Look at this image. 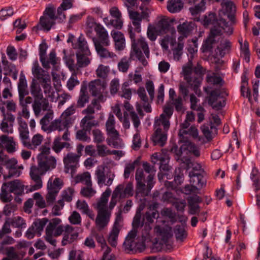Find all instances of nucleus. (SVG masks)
<instances>
[{"instance_id": "nucleus-27", "label": "nucleus", "mask_w": 260, "mask_h": 260, "mask_svg": "<svg viewBox=\"0 0 260 260\" xmlns=\"http://www.w3.org/2000/svg\"><path fill=\"white\" fill-rule=\"evenodd\" d=\"M94 31L96 32L98 37V38H96L98 41L104 45L109 46L110 42L108 34L105 28L100 24L94 28Z\"/></svg>"}, {"instance_id": "nucleus-53", "label": "nucleus", "mask_w": 260, "mask_h": 260, "mask_svg": "<svg viewBox=\"0 0 260 260\" xmlns=\"http://www.w3.org/2000/svg\"><path fill=\"white\" fill-rule=\"evenodd\" d=\"M32 73L38 80H40V78H43V76L45 75V71L39 66L37 61L34 63Z\"/></svg>"}, {"instance_id": "nucleus-38", "label": "nucleus", "mask_w": 260, "mask_h": 260, "mask_svg": "<svg viewBox=\"0 0 260 260\" xmlns=\"http://www.w3.org/2000/svg\"><path fill=\"white\" fill-rule=\"evenodd\" d=\"M122 187H123L122 185H118V186H116V187L115 188L113 192L111 201L109 203V207H107L108 210L110 211L111 212L112 209L114 208V207L117 204V198L118 197H119V195L120 191L122 189Z\"/></svg>"}, {"instance_id": "nucleus-14", "label": "nucleus", "mask_w": 260, "mask_h": 260, "mask_svg": "<svg viewBox=\"0 0 260 260\" xmlns=\"http://www.w3.org/2000/svg\"><path fill=\"white\" fill-rule=\"evenodd\" d=\"M80 155H77L73 153H68L63 158L64 165V172L69 173L70 172L72 176L75 173L76 168L78 167L79 158Z\"/></svg>"}, {"instance_id": "nucleus-9", "label": "nucleus", "mask_w": 260, "mask_h": 260, "mask_svg": "<svg viewBox=\"0 0 260 260\" xmlns=\"http://www.w3.org/2000/svg\"><path fill=\"white\" fill-rule=\"evenodd\" d=\"M0 165H3L8 170V174H4V178L9 179L13 176H19L20 172L18 170L17 160L14 158H8L5 154L0 155Z\"/></svg>"}, {"instance_id": "nucleus-17", "label": "nucleus", "mask_w": 260, "mask_h": 260, "mask_svg": "<svg viewBox=\"0 0 260 260\" xmlns=\"http://www.w3.org/2000/svg\"><path fill=\"white\" fill-rule=\"evenodd\" d=\"M189 177L190 183L197 186L198 188V190L201 189L206 185V179L205 178L203 174L190 171L189 173Z\"/></svg>"}, {"instance_id": "nucleus-18", "label": "nucleus", "mask_w": 260, "mask_h": 260, "mask_svg": "<svg viewBox=\"0 0 260 260\" xmlns=\"http://www.w3.org/2000/svg\"><path fill=\"white\" fill-rule=\"evenodd\" d=\"M32 102V108L36 116L40 114L42 110L44 111L48 110L49 104L46 98L43 97V99L34 98Z\"/></svg>"}, {"instance_id": "nucleus-63", "label": "nucleus", "mask_w": 260, "mask_h": 260, "mask_svg": "<svg viewBox=\"0 0 260 260\" xmlns=\"http://www.w3.org/2000/svg\"><path fill=\"white\" fill-rule=\"evenodd\" d=\"M156 27L152 25L149 24L147 28V35L150 40L154 41L156 39Z\"/></svg>"}, {"instance_id": "nucleus-35", "label": "nucleus", "mask_w": 260, "mask_h": 260, "mask_svg": "<svg viewBox=\"0 0 260 260\" xmlns=\"http://www.w3.org/2000/svg\"><path fill=\"white\" fill-rule=\"evenodd\" d=\"M47 113L40 120V124L42 126V129L44 131L51 132L50 125H48L49 122L53 118V112L52 110L48 109Z\"/></svg>"}, {"instance_id": "nucleus-56", "label": "nucleus", "mask_w": 260, "mask_h": 260, "mask_svg": "<svg viewBox=\"0 0 260 260\" xmlns=\"http://www.w3.org/2000/svg\"><path fill=\"white\" fill-rule=\"evenodd\" d=\"M15 146L16 143L13 137H9L6 135L0 137V146Z\"/></svg>"}, {"instance_id": "nucleus-23", "label": "nucleus", "mask_w": 260, "mask_h": 260, "mask_svg": "<svg viewBox=\"0 0 260 260\" xmlns=\"http://www.w3.org/2000/svg\"><path fill=\"white\" fill-rule=\"evenodd\" d=\"M184 180V174L181 168H178L175 169L174 172V181H167L165 183L166 186L172 189L175 188L178 185H180Z\"/></svg>"}, {"instance_id": "nucleus-42", "label": "nucleus", "mask_w": 260, "mask_h": 260, "mask_svg": "<svg viewBox=\"0 0 260 260\" xmlns=\"http://www.w3.org/2000/svg\"><path fill=\"white\" fill-rule=\"evenodd\" d=\"M75 181L76 183L83 182L86 185L92 186L90 174L88 172L76 176Z\"/></svg>"}, {"instance_id": "nucleus-4", "label": "nucleus", "mask_w": 260, "mask_h": 260, "mask_svg": "<svg viewBox=\"0 0 260 260\" xmlns=\"http://www.w3.org/2000/svg\"><path fill=\"white\" fill-rule=\"evenodd\" d=\"M111 193L110 189L107 188L96 203V209L98 214L95 222L96 226L100 229H104L108 225L111 215L110 211L107 209L108 199Z\"/></svg>"}, {"instance_id": "nucleus-37", "label": "nucleus", "mask_w": 260, "mask_h": 260, "mask_svg": "<svg viewBox=\"0 0 260 260\" xmlns=\"http://www.w3.org/2000/svg\"><path fill=\"white\" fill-rule=\"evenodd\" d=\"M94 117L92 115H87L85 116L81 120L80 123L81 126L82 127L83 129H85V131H90L93 126L98 125V123L95 121H90Z\"/></svg>"}, {"instance_id": "nucleus-8", "label": "nucleus", "mask_w": 260, "mask_h": 260, "mask_svg": "<svg viewBox=\"0 0 260 260\" xmlns=\"http://www.w3.org/2000/svg\"><path fill=\"white\" fill-rule=\"evenodd\" d=\"M24 185H23L19 180L5 182L3 184L1 188L0 198L5 203L11 201L9 197V193H14L17 195H21L24 192Z\"/></svg>"}, {"instance_id": "nucleus-22", "label": "nucleus", "mask_w": 260, "mask_h": 260, "mask_svg": "<svg viewBox=\"0 0 260 260\" xmlns=\"http://www.w3.org/2000/svg\"><path fill=\"white\" fill-rule=\"evenodd\" d=\"M111 36L115 43L116 50L118 51L123 50L125 47V40L124 35L120 31H112Z\"/></svg>"}, {"instance_id": "nucleus-20", "label": "nucleus", "mask_w": 260, "mask_h": 260, "mask_svg": "<svg viewBox=\"0 0 260 260\" xmlns=\"http://www.w3.org/2000/svg\"><path fill=\"white\" fill-rule=\"evenodd\" d=\"M189 208V213L191 215L199 214L200 207L199 204L202 202L201 198L198 195H193L187 199Z\"/></svg>"}, {"instance_id": "nucleus-49", "label": "nucleus", "mask_w": 260, "mask_h": 260, "mask_svg": "<svg viewBox=\"0 0 260 260\" xmlns=\"http://www.w3.org/2000/svg\"><path fill=\"white\" fill-rule=\"evenodd\" d=\"M174 234L177 240L183 241L187 234L184 228L181 225H177L174 228Z\"/></svg>"}, {"instance_id": "nucleus-2", "label": "nucleus", "mask_w": 260, "mask_h": 260, "mask_svg": "<svg viewBox=\"0 0 260 260\" xmlns=\"http://www.w3.org/2000/svg\"><path fill=\"white\" fill-rule=\"evenodd\" d=\"M170 151L174 152L177 156V159H180L183 163L185 164V169L188 170L192 168L194 172L205 173L204 170L200 164L194 163L191 161L188 157L191 155L199 157L200 155V151L199 147H171Z\"/></svg>"}, {"instance_id": "nucleus-33", "label": "nucleus", "mask_w": 260, "mask_h": 260, "mask_svg": "<svg viewBox=\"0 0 260 260\" xmlns=\"http://www.w3.org/2000/svg\"><path fill=\"white\" fill-rule=\"evenodd\" d=\"M182 0H169L167 2V10L172 13L180 12L183 7Z\"/></svg>"}, {"instance_id": "nucleus-19", "label": "nucleus", "mask_w": 260, "mask_h": 260, "mask_svg": "<svg viewBox=\"0 0 260 260\" xmlns=\"http://www.w3.org/2000/svg\"><path fill=\"white\" fill-rule=\"evenodd\" d=\"M78 237V233L75 231L74 228L70 225H66L65 231L63 233V237L62 240V245H66L72 243L76 240Z\"/></svg>"}, {"instance_id": "nucleus-7", "label": "nucleus", "mask_w": 260, "mask_h": 260, "mask_svg": "<svg viewBox=\"0 0 260 260\" xmlns=\"http://www.w3.org/2000/svg\"><path fill=\"white\" fill-rule=\"evenodd\" d=\"M115 121L113 114L110 113L106 122V131L108 137L106 139L109 146H122L123 145L122 140L119 132L115 129Z\"/></svg>"}, {"instance_id": "nucleus-41", "label": "nucleus", "mask_w": 260, "mask_h": 260, "mask_svg": "<svg viewBox=\"0 0 260 260\" xmlns=\"http://www.w3.org/2000/svg\"><path fill=\"white\" fill-rule=\"evenodd\" d=\"M159 217V213L158 211L148 210L143 215L142 222L146 223H152L154 220L157 219Z\"/></svg>"}, {"instance_id": "nucleus-61", "label": "nucleus", "mask_w": 260, "mask_h": 260, "mask_svg": "<svg viewBox=\"0 0 260 260\" xmlns=\"http://www.w3.org/2000/svg\"><path fill=\"white\" fill-rule=\"evenodd\" d=\"M221 5L228 13L236 12V6L233 2L226 0L223 2Z\"/></svg>"}, {"instance_id": "nucleus-28", "label": "nucleus", "mask_w": 260, "mask_h": 260, "mask_svg": "<svg viewBox=\"0 0 260 260\" xmlns=\"http://www.w3.org/2000/svg\"><path fill=\"white\" fill-rule=\"evenodd\" d=\"M232 43L228 39H224L220 41L219 45H217L216 51L217 50L218 56L223 57L226 54H229L232 48Z\"/></svg>"}, {"instance_id": "nucleus-29", "label": "nucleus", "mask_w": 260, "mask_h": 260, "mask_svg": "<svg viewBox=\"0 0 260 260\" xmlns=\"http://www.w3.org/2000/svg\"><path fill=\"white\" fill-rule=\"evenodd\" d=\"M75 49H77V54L85 53V55H91V52L87 46V42L82 36H80L78 39L77 43L73 44Z\"/></svg>"}, {"instance_id": "nucleus-60", "label": "nucleus", "mask_w": 260, "mask_h": 260, "mask_svg": "<svg viewBox=\"0 0 260 260\" xmlns=\"http://www.w3.org/2000/svg\"><path fill=\"white\" fill-rule=\"evenodd\" d=\"M33 198L36 200V206L40 208H44L46 206V203L43 198L39 192H36L33 195Z\"/></svg>"}, {"instance_id": "nucleus-21", "label": "nucleus", "mask_w": 260, "mask_h": 260, "mask_svg": "<svg viewBox=\"0 0 260 260\" xmlns=\"http://www.w3.org/2000/svg\"><path fill=\"white\" fill-rule=\"evenodd\" d=\"M196 24L192 21H186L177 26V31L183 39L189 36L193 30Z\"/></svg>"}, {"instance_id": "nucleus-57", "label": "nucleus", "mask_w": 260, "mask_h": 260, "mask_svg": "<svg viewBox=\"0 0 260 260\" xmlns=\"http://www.w3.org/2000/svg\"><path fill=\"white\" fill-rule=\"evenodd\" d=\"M189 134V129L188 131L186 130H179L178 133V136L179 137V141L181 142L185 143L184 144H183L181 146H194V145L188 141L187 138L184 137V135Z\"/></svg>"}, {"instance_id": "nucleus-3", "label": "nucleus", "mask_w": 260, "mask_h": 260, "mask_svg": "<svg viewBox=\"0 0 260 260\" xmlns=\"http://www.w3.org/2000/svg\"><path fill=\"white\" fill-rule=\"evenodd\" d=\"M128 33L132 41V51L131 53V57L135 55L138 59L142 62L144 66L148 63L145 58L141 49H142L147 58L149 57V49L147 43L145 41V38L141 37L137 40L135 39V31L134 28L131 25L128 26Z\"/></svg>"}, {"instance_id": "nucleus-44", "label": "nucleus", "mask_w": 260, "mask_h": 260, "mask_svg": "<svg viewBox=\"0 0 260 260\" xmlns=\"http://www.w3.org/2000/svg\"><path fill=\"white\" fill-rule=\"evenodd\" d=\"M50 128H51V132L56 130L62 131L64 129H68L67 126L64 125L63 119L61 118L52 121L50 124Z\"/></svg>"}, {"instance_id": "nucleus-62", "label": "nucleus", "mask_w": 260, "mask_h": 260, "mask_svg": "<svg viewBox=\"0 0 260 260\" xmlns=\"http://www.w3.org/2000/svg\"><path fill=\"white\" fill-rule=\"evenodd\" d=\"M68 260H84L83 253L80 251L72 250L69 252Z\"/></svg>"}, {"instance_id": "nucleus-5", "label": "nucleus", "mask_w": 260, "mask_h": 260, "mask_svg": "<svg viewBox=\"0 0 260 260\" xmlns=\"http://www.w3.org/2000/svg\"><path fill=\"white\" fill-rule=\"evenodd\" d=\"M222 34L221 28L220 27H212L207 37L203 40L201 51L204 54H208L214 58L218 57V52L216 47L219 42L217 38Z\"/></svg>"}, {"instance_id": "nucleus-25", "label": "nucleus", "mask_w": 260, "mask_h": 260, "mask_svg": "<svg viewBox=\"0 0 260 260\" xmlns=\"http://www.w3.org/2000/svg\"><path fill=\"white\" fill-rule=\"evenodd\" d=\"M89 96L87 92V87L85 83H83L81 87L80 94L78 97L76 107L81 108L84 107L86 104L89 102Z\"/></svg>"}, {"instance_id": "nucleus-59", "label": "nucleus", "mask_w": 260, "mask_h": 260, "mask_svg": "<svg viewBox=\"0 0 260 260\" xmlns=\"http://www.w3.org/2000/svg\"><path fill=\"white\" fill-rule=\"evenodd\" d=\"M93 141L97 144H100L105 140V137L103 133L99 129H93L92 132Z\"/></svg>"}, {"instance_id": "nucleus-6", "label": "nucleus", "mask_w": 260, "mask_h": 260, "mask_svg": "<svg viewBox=\"0 0 260 260\" xmlns=\"http://www.w3.org/2000/svg\"><path fill=\"white\" fill-rule=\"evenodd\" d=\"M18 90L19 94V105L22 108V116L28 119L29 117V112L28 110V104L32 102V98L27 96L29 91L28 89L27 81L23 73H21L18 83Z\"/></svg>"}, {"instance_id": "nucleus-16", "label": "nucleus", "mask_w": 260, "mask_h": 260, "mask_svg": "<svg viewBox=\"0 0 260 260\" xmlns=\"http://www.w3.org/2000/svg\"><path fill=\"white\" fill-rule=\"evenodd\" d=\"M186 2L193 6L189 8V12L192 16H197L206 9V0H186Z\"/></svg>"}, {"instance_id": "nucleus-64", "label": "nucleus", "mask_w": 260, "mask_h": 260, "mask_svg": "<svg viewBox=\"0 0 260 260\" xmlns=\"http://www.w3.org/2000/svg\"><path fill=\"white\" fill-rule=\"evenodd\" d=\"M171 101L172 104L175 107V110L177 112H181L183 111V99L181 96H179L177 98H176Z\"/></svg>"}, {"instance_id": "nucleus-32", "label": "nucleus", "mask_w": 260, "mask_h": 260, "mask_svg": "<svg viewBox=\"0 0 260 260\" xmlns=\"http://www.w3.org/2000/svg\"><path fill=\"white\" fill-rule=\"evenodd\" d=\"M202 132L205 137L207 142L211 141L213 138L217 134V127L212 124L203 125L201 127Z\"/></svg>"}, {"instance_id": "nucleus-15", "label": "nucleus", "mask_w": 260, "mask_h": 260, "mask_svg": "<svg viewBox=\"0 0 260 260\" xmlns=\"http://www.w3.org/2000/svg\"><path fill=\"white\" fill-rule=\"evenodd\" d=\"M220 96V91L219 89H215L212 90L209 93L208 103V104L212 106V108L217 110L221 109L225 105V100L218 102L216 104L215 102L217 101L218 99Z\"/></svg>"}, {"instance_id": "nucleus-48", "label": "nucleus", "mask_w": 260, "mask_h": 260, "mask_svg": "<svg viewBox=\"0 0 260 260\" xmlns=\"http://www.w3.org/2000/svg\"><path fill=\"white\" fill-rule=\"evenodd\" d=\"M155 232L159 234L162 237V240L164 242H167L169 238L172 236L170 231L162 228L159 225H156L154 228Z\"/></svg>"}, {"instance_id": "nucleus-36", "label": "nucleus", "mask_w": 260, "mask_h": 260, "mask_svg": "<svg viewBox=\"0 0 260 260\" xmlns=\"http://www.w3.org/2000/svg\"><path fill=\"white\" fill-rule=\"evenodd\" d=\"M62 186L63 182L59 178H55L53 180L52 177L50 178L47 184L48 190H53L54 191H56L58 193Z\"/></svg>"}, {"instance_id": "nucleus-50", "label": "nucleus", "mask_w": 260, "mask_h": 260, "mask_svg": "<svg viewBox=\"0 0 260 260\" xmlns=\"http://www.w3.org/2000/svg\"><path fill=\"white\" fill-rule=\"evenodd\" d=\"M48 222V219L46 218H44L34 221L32 226L35 229L36 231H37V234L40 236L41 235V232L43 230L44 226Z\"/></svg>"}, {"instance_id": "nucleus-43", "label": "nucleus", "mask_w": 260, "mask_h": 260, "mask_svg": "<svg viewBox=\"0 0 260 260\" xmlns=\"http://www.w3.org/2000/svg\"><path fill=\"white\" fill-rule=\"evenodd\" d=\"M55 19H52L46 15H43L40 18V24L44 30L48 31L55 24Z\"/></svg>"}, {"instance_id": "nucleus-52", "label": "nucleus", "mask_w": 260, "mask_h": 260, "mask_svg": "<svg viewBox=\"0 0 260 260\" xmlns=\"http://www.w3.org/2000/svg\"><path fill=\"white\" fill-rule=\"evenodd\" d=\"M100 80L91 81L89 83V91L93 96H98L100 94Z\"/></svg>"}, {"instance_id": "nucleus-40", "label": "nucleus", "mask_w": 260, "mask_h": 260, "mask_svg": "<svg viewBox=\"0 0 260 260\" xmlns=\"http://www.w3.org/2000/svg\"><path fill=\"white\" fill-rule=\"evenodd\" d=\"M90 55L85 53L77 54V66L79 68L87 67L90 63V59L88 57Z\"/></svg>"}, {"instance_id": "nucleus-12", "label": "nucleus", "mask_w": 260, "mask_h": 260, "mask_svg": "<svg viewBox=\"0 0 260 260\" xmlns=\"http://www.w3.org/2000/svg\"><path fill=\"white\" fill-rule=\"evenodd\" d=\"M95 175L97 183L100 187L111 185L115 178V174L110 171L105 173L104 167H98L95 171Z\"/></svg>"}, {"instance_id": "nucleus-13", "label": "nucleus", "mask_w": 260, "mask_h": 260, "mask_svg": "<svg viewBox=\"0 0 260 260\" xmlns=\"http://www.w3.org/2000/svg\"><path fill=\"white\" fill-rule=\"evenodd\" d=\"M182 72L184 80L193 87V90L197 93L198 88L200 87L202 79L199 75L193 74L191 67L189 66L183 67Z\"/></svg>"}, {"instance_id": "nucleus-45", "label": "nucleus", "mask_w": 260, "mask_h": 260, "mask_svg": "<svg viewBox=\"0 0 260 260\" xmlns=\"http://www.w3.org/2000/svg\"><path fill=\"white\" fill-rule=\"evenodd\" d=\"M9 220L11 223V226L13 228L23 229L26 227L25 220L20 216L14 217H8Z\"/></svg>"}, {"instance_id": "nucleus-31", "label": "nucleus", "mask_w": 260, "mask_h": 260, "mask_svg": "<svg viewBox=\"0 0 260 260\" xmlns=\"http://www.w3.org/2000/svg\"><path fill=\"white\" fill-rule=\"evenodd\" d=\"M173 20L167 17H164L157 24V31L160 34H166L171 29Z\"/></svg>"}, {"instance_id": "nucleus-10", "label": "nucleus", "mask_w": 260, "mask_h": 260, "mask_svg": "<svg viewBox=\"0 0 260 260\" xmlns=\"http://www.w3.org/2000/svg\"><path fill=\"white\" fill-rule=\"evenodd\" d=\"M140 9L142 10L141 13L132 10L128 11L129 18L134 26L135 31L137 33H140L141 31V23L142 20H146L147 21H149V15L147 11L143 10L141 6Z\"/></svg>"}, {"instance_id": "nucleus-51", "label": "nucleus", "mask_w": 260, "mask_h": 260, "mask_svg": "<svg viewBox=\"0 0 260 260\" xmlns=\"http://www.w3.org/2000/svg\"><path fill=\"white\" fill-rule=\"evenodd\" d=\"M47 45L46 43H42L39 46V55L40 61L42 62L43 67H48V62L46 61V53L47 49Z\"/></svg>"}, {"instance_id": "nucleus-30", "label": "nucleus", "mask_w": 260, "mask_h": 260, "mask_svg": "<svg viewBox=\"0 0 260 260\" xmlns=\"http://www.w3.org/2000/svg\"><path fill=\"white\" fill-rule=\"evenodd\" d=\"M96 51L98 54L102 58L111 57L112 54L105 47L107 46L104 45L103 43L99 42L95 38L92 39Z\"/></svg>"}, {"instance_id": "nucleus-47", "label": "nucleus", "mask_w": 260, "mask_h": 260, "mask_svg": "<svg viewBox=\"0 0 260 260\" xmlns=\"http://www.w3.org/2000/svg\"><path fill=\"white\" fill-rule=\"evenodd\" d=\"M136 245V241L135 240H131L129 239H125L123 246L124 250L126 253L130 254L136 253V248L135 246Z\"/></svg>"}, {"instance_id": "nucleus-24", "label": "nucleus", "mask_w": 260, "mask_h": 260, "mask_svg": "<svg viewBox=\"0 0 260 260\" xmlns=\"http://www.w3.org/2000/svg\"><path fill=\"white\" fill-rule=\"evenodd\" d=\"M153 144L154 146H164L167 140V135L162 132L160 128H157L151 138Z\"/></svg>"}, {"instance_id": "nucleus-34", "label": "nucleus", "mask_w": 260, "mask_h": 260, "mask_svg": "<svg viewBox=\"0 0 260 260\" xmlns=\"http://www.w3.org/2000/svg\"><path fill=\"white\" fill-rule=\"evenodd\" d=\"M30 92L34 98L43 99L42 90L36 79L33 78L30 84Z\"/></svg>"}, {"instance_id": "nucleus-55", "label": "nucleus", "mask_w": 260, "mask_h": 260, "mask_svg": "<svg viewBox=\"0 0 260 260\" xmlns=\"http://www.w3.org/2000/svg\"><path fill=\"white\" fill-rule=\"evenodd\" d=\"M139 163V160L136 159L132 163L126 165L123 174L124 177L125 179H127L129 177L131 173L134 171L136 166L138 165Z\"/></svg>"}, {"instance_id": "nucleus-1", "label": "nucleus", "mask_w": 260, "mask_h": 260, "mask_svg": "<svg viewBox=\"0 0 260 260\" xmlns=\"http://www.w3.org/2000/svg\"><path fill=\"white\" fill-rule=\"evenodd\" d=\"M39 151L40 153L37 156L38 165H32L30 168V178L35 183L30 186V191L40 189L42 187L41 176L55 168L56 166L55 158L50 155V147H39Z\"/></svg>"}, {"instance_id": "nucleus-39", "label": "nucleus", "mask_w": 260, "mask_h": 260, "mask_svg": "<svg viewBox=\"0 0 260 260\" xmlns=\"http://www.w3.org/2000/svg\"><path fill=\"white\" fill-rule=\"evenodd\" d=\"M122 186V189L120 191L119 198L123 199L128 198L133 196V185L132 182H128L126 187L124 188V185L120 184Z\"/></svg>"}, {"instance_id": "nucleus-54", "label": "nucleus", "mask_w": 260, "mask_h": 260, "mask_svg": "<svg viewBox=\"0 0 260 260\" xmlns=\"http://www.w3.org/2000/svg\"><path fill=\"white\" fill-rule=\"evenodd\" d=\"M131 60L126 57H123L118 63V69L120 72L126 73L130 66Z\"/></svg>"}, {"instance_id": "nucleus-11", "label": "nucleus", "mask_w": 260, "mask_h": 260, "mask_svg": "<svg viewBox=\"0 0 260 260\" xmlns=\"http://www.w3.org/2000/svg\"><path fill=\"white\" fill-rule=\"evenodd\" d=\"M201 23L205 28H208L210 26H212V27H220L222 31L224 29L223 27L227 24L224 19H218L216 14L212 12H208L203 16Z\"/></svg>"}, {"instance_id": "nucleus-26", "label": "nucleus", "mask_w": 260, "mask_h": 260, "mask_svg": "<svg viewBox=\"0 0 260 260\" xmlns=\"http://www.w3.org/2000/svg\"><path fill=\"white\" fill-rule=\"evenodd\" d=\"M86 155L93 157H104L109 155L110 150H107V147H85Z\"/></svg>"}, {"instance_id": "nucleus-58", "label": "nucleus", "mask_w": 260, "mask_h": 260, "mask_svg": "<svg viewBox=\"0 0 260 260\" xmlns=\"http://www.w3.org/2000/svg\"><path fill=\"white\" fill-rule=\"evenodd\" d=\"M74 191H75L74 188L71 187H69L67 189L64 190L61 194V197L63 199V200L67 202H71L73 199Z\"/></svg>"}, {"instance_id": "nucleus-46", "label": "nucleus", "mask_w": 260, "mask_h": 260, "mask_svg": "<svg viewBox=\"0 0 260 260\" xmlns=\"http://www.w3.org/2000/svg\"><path fill=\"white\" fill-rule=\"evenodd\" d=\"M119 233V229L115 225L110 232L108 238V242L112 247H116L117 245V239Z\"/></svg>"}]
</instances>
